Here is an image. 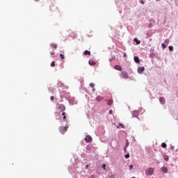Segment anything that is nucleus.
I'll return each mask as SVG.
<instances>
[{
    "instance_id": "24",
    "label": "nucleus",
    "mask_w": 178,
    "mask_h": 178,
    "mask_svg": "<svg viewBox=\"0 0 178 178\" xmlns=\"http://www.w3.org/2000/svg\"><path fill=\"white\" fill-rule=\"evenodd\" d=\"M161 147H162L163 148H166V143H163L161 144Z\"/></svg>"
},
{
    "instance_id": "12",
    "label": "nucleus",
    "mask_w": 178,
    "mask_h": 178,
    "mask_svg": "<svg viewBox=\"0 0 178 178\" xmlns=\"http://www.w3.org/2000/svg\"><path fill=\"white\" fill-rule=\"evenodd\" d=\"M134 42H136V45L141 44V41L140 40L137 39V38H136L134 39Z\"/></svg>"
},
{
    "instance_id": "2",
    "label": "nucleus",
    "mask_w": 178,
    "mask_h": 178,
    "mask_svg": "<svg viewBox=\"0 0 178 178\" xmlns=\"http://www.w3.org/2000/svg\"><path fill=\"white\" fill-rule=\"evenodd\" d=\"M145 175H147V176H152V175H154V169L148 168L145 170Z\"/></svg>"
},
{
    "instance_id": "30",
    "label": "nucleus",
    "mask_w": 178,
    "mask_h": 178,
    "mask_svg": "<svg viewBox=\"0 0 178 178\" xmlns=\"http://www.w3.org/2000/svg\"><path fill=\"white\" fill-rule=\"evenodd\" d=\"M119 126H121L122 129H124V125L120 122L119 123Z\"/></svg>"
},
{
    "instance_id": "27",
    "label": "nucleus",
    "mask_w": 178,
    "mask_h": 178,
    "mask_svg": "<svg viewBox=\"0 0 178 178\" xmlns=\"http://www.w3.org/2000/svg\"><path fill=\"white\" fill-rule=\"evenodd\" d=\"M124 156L126 159H129V158H130V154L129 153H127V154H125Z\"/></svg>"
},
{
    "instance_id": "46",
    "label": "nucleus",
    "mask_w": 178,
    "mask_h": 178,
    "mask_svg": "<svg viewBox=\"0 0 178 178\" xmlns=\"http://www.w3.org/2000/svg\"><path fill=\"white\" fill-rule=\"evenodd\" d=\"M92 91H95V88H92Z\"/></svg>"
},
{
    "instance_id": "22",
    "label": "nucleus",
    "mask_w": 178,
    "mask_h": 178,
    "mask_svg": "<svg viewBox=\"0 0 178 178\" xmlns=\"http://www.w3.org/2000/svg\"><path fill=\"white\" fill-rule=\"evenodd\" d=\"M161 47H162L163 49H165V48H166V47H168V45H166L165 43H162Z\"/></svg>"
},
{
    "instance_id": "15",
    "label": "nucleus",
    "mask_w": 178,
    "mask_h": 178,
    "mask_svg": "<svg viewBox=\"0 0 178 178\" xmlns=\"http://www.w3.org/2000/svg\"><path fill=\"white\" fill-rule=\"evenodd\" d=\"M159 101L161 105H164L165 101L163 100V97H160Z\"/></svg>"
},
{
    "instance_id": "14",
    "label": "nucleus",
    "mask_w": 178,
    "mask_h": 178,
    "mask_svg": "<svg viewBox=\"0 0 178 178\" xmlns=\"http://www.w3.org/2000/svg\"><path fill=\"white\" fill-rule=\"evenodd\" d=\"M50 47H52L53 48H54L55 49H56L58 48V44L51 43V44H50Z\"/></svg>"
},
{
    "instance_id": "35",
    "label": "nucleus",
    "mask_w": 178,
    "mask_h": 178,
    "mask_svg": "<svg viewBox=\"0 0 178 178\" xmlns=\"http://www.w3.org/2000/svg\"><path fill=\"white\" fill-rule=\"evenodd\" d=\"M63 120H64L65 122H66V115H64L63 118Z\"/></svg>"
},
{
    "instance_id": "26",
    "label": "nucleus",
    "mask_w": 178,
    "mask_h": 178,
    "mask_svg": "<svg viewBox=\"0 0 178 178\" xmlns=\"http://www.w3.org/2000/svg\"><path fill=\"white\" fill-rule=\"evenodd\" d=\"M60 59H65V55L60 54Z\"/></svg>"
},
{
    "instance_id": "40",
    "label": "nucleus",
    "mask_w": 178,
    "mask_h": 178,
    "mask_svg": "<svg viewBox=\"0 0 178 178\" xmlns=\"http://www.w3.org/2000/svg\"><path fill=\"white\" fill-rule=\"evenodd\" d=\"M62 115H63V116H65V115H66V113L63 112V113H62Z\"/></svg>"
},
{
    "instance_id": "4",
    "label": "nucleus",
    "mask_w": 178,
    "mask_h": 178,
    "mask_svg": "<svg viewBox=\"0 0 178 178\" xmlns=\"http://www.w3.org/2000/svg\"><path fill=\"white\" fill-rule=\"evenodd\" d=\"M58 109L60 111V112H64V111L66 109V107H65V105L63 104H59Z\"/></svg>"
},
{
    "instance_id": "16",
    "label": "nucleus",
    "mask_w": 178,
    "mask_h": 178,
    "mask_svg": "<svg viewBox=\"0 0 178 178\" xmlns=\"http://www.w3.org/2000/svg\"><path fill=\"white\" fill-rule=\"evenodd\" d=\"M88 63L89 65H90V66H94V65H96V63L95 61H91V60H89Z\"/></svg>"
},
{
    "instance_id": "41",
    "label": "nucleus",
    "mask_w": 178,
    "mask_h": 178,
    "mask_svg": "<svg viewBox=\"0 0 178 178\" xmlns=\"http://www.w3.org/2000/svg\"><path fill=\"white\" fill-rule=\"evenodd\" d=\"M140 3H142V5H144V1L143 0H141Z\"/></svg>"
},
{
    "instance_id": "13",
    "label": "nucleus",
    "mask_w": 178,
    "mask_h": 178,
    "mask_svg": "<svg viewBox=\"0 0 178 178\" xmlns=\"http://www.w3.org/2000/svg\"><path fill=\"white\" fill-rule=\"evenodd\" d=\"M112 104H113V100H112V99H108V100L107 101V105H108V106H111V105Z\"/></svg>"
},
{
    "instance_id": "21",
    "label": "nucleus",
    "mask_w": 178,
    "mask_h": 178,
    "mask_svg": "<svg viewBox=\"0 0 178 178\" xmlns=\"http://www.w3.org/2000/svg\"><path fill=\"white\" fill-rule=\"evenodd\" d=\"M126 147H129V140H126V145H125V148L124 149V151H126Z\"/></svg>"
},
{
    "instance_id": "18",
    "label": "nucleus",
    "mask_w": 178,
    "mask_h": 178,
    "mask_svg": "<svg viewBox=\"0 0 178 178\" xmlns=\"http://www.w3.org/2000/svg\"><path fill=\"white\" fill-rule=\"evenodd\" d=\"M84 55H91V51H90L88 50H86L84 51Z\"/></svg>"
},
{
    "instance_id": "50",
    "label": "nucleus",
    "mask_w": 178,
    "mask_h": 178,
    "mask_svg": "<svg viewBox=\"0 0 178 178\" xmlns=\"http://www.w3.org/2000/svg\"><path fill=\"white\" fill-rule=\"evenodd\" d=\"M156 1H159V0H156Z\"/></svg>"
},
{
    "instance_id": "8",
    "label": "nucleus",
    "mask_w": 178,
    "mask_h": 178,
    "mask_svg": "<svg viewBox=\"0 0 178 178\" xmlns=\"http://www.w3.org/2000/svg\"><path fill=\"white\" fill-rule=\"evenodd\" d=\"M162 173H168V168L163 166L161 168Z\"/></svg>"
},
{
    "instance_id": "28",
    "label": "nucleus",
    "mask_w": 178,
    "mask_h": 178,
    "mask_svg": "<svg viewBox=\"0 0 178 178\" xmlns=\"http://www.w3.org/2000/svg\"><path fill=\"white\" fill-rule=\"evenodd\" d=\"M169 51H173V46L168 47Z\"/></svg>"
},
{
    "instance_id": "36",
    "label": "nucleus",
    "mask_w": 178,
    "mask_h": 178,
    "mask_svg": "<svg viewBox=\"0 0 178 178\" xmlns=\"http://www.w3.org/2000/svg\"><path fill=\"white\" fill-rule=\"evenodd\" d=\"M123 57L124 58H127V54H126V53H124V55H123Z\"/></svg>"
},
{
    "instance_id": "3",
    "label": "nucleus",
    "mask_w": 178,
    "mask_h": 178,
    "mask_svg": "<svg viewBox=\"0 0 178 178\" xmlns=\"http://www.w3.org/2000/svg\"><path fill=\"white\" fill-rule=\"evenodd\" d=\"M131 115L133 118H137V119H138V115H140V112L137 110H135L132 111Z\"/></svg>"
},
{
    "instance_id": "32",
    "label": "nucleus",
    "mask_w": 178,
    "mask_h": 178,
    "mask_svg": "<svg viewBox=\"0 0 178 178\" xmlns=\"http://www.w3.org/2000/svg\"><path fill=\"white\" fill-rule=\"evenodd\" d=\"M109 178H115V175L113 174H111L110 176H109Z\"/></svg>"
},
{
    "instance_id": "11",
    "label": "nucleus",
    "mask_w": 178,
    "mask_h": 178,
    "mask_svg": "<svg viewBox=\"0 0 178 178\" xmlns=\"http://www.w3.org/2000/svg\"><path fill=\"white\" fill-rule=\"evenodd\" d=\"M70 105H74L75 104H77V102L73 101V99H70L69 101Z\"/></svg>"
},
{
    "instance_id": "23",
    "label": "nucleus",
    "mask_w": 178,
    "mask_h": 178,
    "mask_svg": "<svg viewBox=\"0 0 178 178\" xmlns=\"http://www.w3.org/2000/svg\"><path fill=\"white\" fill-rule=\"evenodd\" d=\"M164 161H169V156H164Z\"/></svg>"
},
{
    "instance_id": "42",
    "label": "nucleus",
    "mask_w": 178,
    "mask_h": 178,
    "mask_svg": "<svg viewBox=\"0 0 178 178\" xmlns=\"http://www.w3.org/2000/svg\"><path fill=\"white\" fill-rule=\"evenodd\" d=\"M109 113H110V115H112V110L109 111Z\"/></svg>"
},
{
    "instance_id": "38",
    "label": "nucleus",
    "mask_w": 178,
    "mask_h": 178,
    "mask_svg": "<svg viewBox=\"0 0 178 178\" xmlns=\"http://www.w3.org/2000/svg\"><path fill=\"white\" fill-rule=\"evenodd\" d=\"M151 27H152V24H149V29H151Z\"/></svg>"
},
{
    "instance_id": "17",
    "label": "nucleus",
    "mask_w": 178,
    "mask_h": 178,
    "mask_svg": "<svg viewBox=\"0 0 178 178\" xmlns=\"http://www.w3.org/2000/svg\"><path fill=\"white\" fill-rule=\"evenodd\" d=\"M104 99V98H102L101 96H98L96 98V101H97V102H99V101Z\"/></svg>"
},
{
    "instance_id": "9",
    "label": "nucleus",
    "mask_w": 178,
    "mask_h": 178,
    "mask_svg": "<svg viewBox=\"0 0 178 178\" xmlns=\"http://www.w3.org/2000/svg\"><path fill=\"white\" fill-rule=\"evenodd\" d=\"M134 60L136 63H140V58H138V56H134Z\"/></svg>"
},
{
    "instance_id": "47",
    "label": "nucleus",
    "mask_w": 178,
    "mask_h": 178,
    "mask_svg": "<svg viewBox=\"0 0 178 178\" xmlns=\"http://www.w3.org/2000/svg\"><path fill=\"white\" fill-rule=\"evenodd\" d=\"M35 2H38L40 0H35Z\"/></svg>"
},
{
    "instance_id": "5",
    "label": "nucleus",
    "mask_w": 178,
    "mask_h": 178,
    "mask_svg": "<svg viewBox=\"0 0 178 178\" xmlns=\"http://www.w3.org/2000/svg\"><path fill=\"white\" fill-rule=\"evenodd\" d=\"M121 77L122 79H129V74H127V72H121Z\"/></svg>"
},
{
    "instance_id": "19",
    "label": "nucleus",
    "mask_w": 178,
    "mask_h": 178,
    "mask_svg": "<svg viewBox=\"0 0 178 178\" xmlns=\"http://www.w3.org/2000/svg\"><path fill=\"white\" fill-rule=\"evenodd\" d=\"M86 150H87V151H91V145H88L86 146Z\"/></svg>"
},
{
    "instance_id": "20",
    "label": "nucleus",
    "mask_w": 178,
    "mask_h": 178,
    "mask_svg": "<svg viewBox=\"0 0 178 178\" xmlns=\"http://www.w3.org/2000/svg\"><path fill=\"white\" fill-rule=\"evenodd\" d=\"M170 42V41L169 40V39H166V40L164 41V44H166V45H168Z\"/></svg>"
},
{
    "instance_id": "37",
    "label": "nucleus",
    "mask_w": 178,
    "mask_h": 178,
    "mask_svg": "<svg viewBox=\"0 0 178 178\" xmlns=\"http://www.w3.org/2000/svg\"><path fill=\"white\" fill-rule=\"evenodd\" d=\"M54 96H51V97H50V99H51V101H54Z\"/></svg>"
},
{
    "instance_id": "33",
    "label": "nucleus",
    "mask_w": 178,
    "mask_h": 178,
    "mask_svg": "<svg viewBox=\"0 0 178 178\" xmlns=\"http://www.w3.org/2000/svg\"><path fill=\"white\" fill-rule=\"evenodd\" d=\"M149 56H150V58H153V56H155V54H150Z\"/></svg>"
},
{
    "instance_id": "25",
    "label": "nucleus",
    "mask_w": 178,
    "mask_h": 178,
    "mask_svg": "<svg viewBox=\"0 0 178 178\" xmlns=\"http://www.w3.org/2000/svg\"><path fill=\"white\" fill-rule=\"evenodd\" d=\"M55 66V61H52L51 63V67H54Z\"/></svg>"
},
{
    "instance_id": "7",
    "label": "nucleus",
    "mask_w": 178,
    "mask_h": 178,
    "mask_svg": "<svg viewBox=\"0 0 178 178\" xmlns=\"http://www.w3.org/2000/svg\"><path fill=\"white\" fill-rule=\"evenodd\" d=\"M85 141L86 143H90V141H92V138L91 136L88 135L85 137Z\"/></svg>"
},
{
    "instance_id": "34",
    "label": "nucleus",
    "mask_w": 178,
    "mask_h": 178,
    "mask_svg": "<svg viewBox=\"0 0 178 178\" xmlns=\"http://www.w3.org/2000/svg\"><path fill=\"white\" fill-rule=\"evenodd\" d=\"M113 59H115V57H113V58H110V59H109V62H112V60H113Z\"/></svg>"
},
{
    "instance_id": "49",
    "label": "nucleus",
    "mask_w": 178,
    "mask_h": 178,
    "mask_svg": "<svg viewBox=\"0 0 178 178\" xmlns=\"http://www.w3.org/2000/svg\"><path fill=\"white\" fill-rule=\"evenodd\" d=\"M86 168H88V165H86Z\"/></svg>"
},
{
    "instance_id": "39",
    "label": "nucleus",
    "mask_w": 178,
    "mask_h": 178,
    "mask_svg": "<svg viewBox=\"0 0 178 178\" xmlns=\"http://www.w3.org/2000/svg\"><path fill=\"white\" fill-rule=\"evenodd\" d=\"M139 111H140V112H143V108L140 107V108H139Z\"/></svg>"
},
{
    "instance_id": "45",
    "label": "nucleus",
    "mask_w": 178,
    "mask_h": 178,
    "mask_svg": "<svg viewBox=\"0 0 178 178\" xmlns=\"http://www.w3.org/2000/svg\"><path fill=\"white\" fill-rule=\"evenodd\" d=\"M105 166H106V165L104 164V165H102V168H105Z\"/></svg>"
},
{
    "instance_id": "29",
    "label": "nucleus",
    "mask_w": 178,
    "mask_h": 178,
    "mask_svg": "<svg viewBox=\"0 0 178 178\" xmlns=\"http://www.w3.org/2000/svg\"><path fill=\"white\" fill-rule=\"evenodd\" d=\"M89 86H90V87H91L92 88H94L95 84H94L93 83H90Z\"/></svg>"
},
{
    "instance_id": "1",
    "label": "nucleus",
    "mask_w": 178,
    "mask_h": 178,
    "mask_svg": "<svg viewBox=\"0 0 178 178\" xmlns=\"http://www.w3.org/2000/svg\"><path fill=\"white\" fill-rule=\"evenodd\" d=\"M68 127H69L68 126L60 127H59L60 133H61V134H65V133H66V131H67Z\"/></svg>"
},
{
    "instance_id": "31",
    "label": "nucleus",
    "mask_w": 178,
    "mask_h": 178,
    "mask_svg": "<svg viewBox=\"0 0 178 178\" xmlns=\"http://www.w3.org/2000/svg\"><path fill=\"white\" fill-rule=\"evenodd\" d=\"M134 167V165L131 164V165H129L130 170H131Z\"/></svg>"
},
{
    "instance_id": "10",
    "label": "nucleus",
    "mask_w": 178,
    "mask_h": 178,
    "mask_svg": "<svg viewBox=\"0 0 178 178\" xmlns=\"http://www.w3.org/2000/svg\"><path fill=\"white\" fill-rule=\"evenodd\" d=\"M115 69L116 70H119L120 72H122V66H120V65H115Z\"/></svg>"
},
{
    "instance_id": "6",
    "label": "nucleus",
    "mask_w": 178,
    "mask_h": 178,
    "mask_svg": "<svg viewBox=\"0 0 178 178\" xmlns=\"http://www.w3.org/2000/svg\"><path fill=\"white\" fill-rule=\"evenodd\" d=\"M144 70H145V68L144 67H138V73H139V74H143V73H144Z\"/></svg>"
},
{
    "instance_id": "48",
    "label": "nucleus",
    "mask_w": 178,
    "mask_h": 178,
    "mask_svg": "<svg viewBox=\"0 0 178 178\" xmlns=\"http://www.w3.org/2000/svg\"><path fill=\"white\" fill-rule=\"evenodd\" d=\"M117 129H119V127H118V126H117Z\"/></svg>"
},
{
    "instance_id": "43",
    "label": "nucleus",
    "mask_w": 178,
    "mask_h": 178,
    "mask_svg": "<svg viewBox=\"0 0 178 178\" xmlns=\"http://www.w3.org/2000/svg\"><path fill=\"white\" fill-rule=\"evenodd\" d=\"M171 149H175V146H172Z\"/></svg>"
},
{
    "instance_id": "44",
    "label": "nucleus",
    "mask_w": 178,
    "mask_h": 178,
    "mask_svg": "<svg viewBox=\"0 0 178 178\" xmlns=\"http://www.w3.org/2000/svg\"><path fill=\"white\" fill-rule=\"evenodd\" d=\"M50 54H51V55H54L55 54V53H52V52H51Z\"/></svg>"
}]
</instances>
